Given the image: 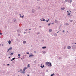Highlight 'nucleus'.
I'll return each instance as SVG.
<instances>
[{"label":"nucleus","mask_w":76,"mask_h":76,"mask_svg":"<svg viewBox=\"0 0 76 76\" xmlns=\"http://www.w3.org/2000/svg\"><path fill=\"white\" fill-rule=\"evenodd\" d=\"M46 64L48 66H51V63L48 62H46Z\"/></svg>","instance_id":"f257e3e1"},{"label":"nucleus","mask_w":76,"mask_h":76,"mask_svg":"<svg viewBox=\"0 0 76 76\" xmlns=\"http://www.w3.org/2000/svg\"><path fill=\"white\" fill-rule=\"evenodd\" d=\"M33 56H34V55L32 54V53L30 54L29 57H33Z\"/></svg>","instance_id":"f03ea898"},{"label":"nucleus","mask_w":76,"mask_h":76,"mask_svg":"<svg viewBox=\"0 0 76 76\" xmlns=\"http://www.w3.org/2000/svg\"><path fill=\"white\" fill-rule=\"evenodd\" d=\"M12 48H9L7 52H8L9 51H10V50H12Z\"/></svg>","instance_id":"7ed1b4c3"},{"label":"nucleus","mask_w":76,"mask_h":76,"mask_svg":"<svg viewBox=\"0 0 76 76\" xmlns=\"http://www.w3.org/2000/svg\"><path fill=\"white\" fill-rule=\"evenodd\" d=\"M61 10H64V9H65V8H61Z\"/></svg>","instance_id":"20e7f679"},{"label":"nucleus","mask_w":76,"mask_h":76,"mask_svg":"<svg viewBox=\"0 0 76 76\" xmlns=\"http://www.w3.org/2000/svg\"><path fill=\"white\" fill-rule=\"evenodd\" d=\"M68 49H70L71 48V47L70 46H68L67 47Z\"/></svg>","instance_id":"39448f33"},{"label":"nucleus","mask_w":76,"mask_h":76,"mask_svg":"<svg viewBox=\"0 0 76 76\" xmlns=\"http://www.w3.org/2000/svg\"><path fill=\"white\" fill-rule=\"evenodd\" d=\"M25 70H26L25 69H23V71L22 72V73H25Z\"/></svg>","instance_id":"423d86ee"},{"label":"nucleus","mask_w":76,"mask_h":76,"mask_svg":"<svg viewBox=\"0 0 76 76\" xmlns=\"http://www.w3.org/2000/svg\"><path fill=\"white\" fill-rule=\"evenodd\" d=\"M43 49H44L45 48H46V47H42Z\"/></svg>","instance_id":"0eeeda50"},{"label":"nucleus","mask_w":76,"mask_h":76,"mask_svg":"<svg viewBox=\"0 0 76 76\" xmlns=\"http://www.w3.org/2000/svg\"><path fill=\"white\" fill-rule=\"evenodd\" d=\"M41 21H45V19H43V20H42L41 19Z\"/></svg>","instance_id":"6e6552de"},{"label":"nucleus","mask_w":76,"mask_h":76,"mask_svg":"<svg viewBox=\"0 0 76 76\" xmlns=\"http://www.w3.org/2000/svg\"><path fill=\"white\" fill-rule=\"evenodd\" d=\"M23 44H25L26 43V41H23Z\"/></svg>","instance_id":"1a4fd4ad"},{"label":"nucleus","mask_w":76,"mask_h":76,"mask_svg":"<svg viewBox=\"0 0 76 76\" xmlns=\"http://www.w3.org/2000/svg\"><path fill=\"white\" fill-rule=\"evenodd\" d=\"M11 42H11V41H9V42H8V43H9V44H10V43H11Z\"/></svg>","instance_id":"9d476101"},{"label":"nucleus","mask_w":76,"mask_h":76,"mask_svg":"<svg viewBox=\"0 0 76 76\" xmlns=\"http://www.w3.org/2000/svg\"><path fill=\"white\" fill-rule=\"evenodd\" d=\"M27 66L28 67H30L29 64H28V66Z\"/></svg>","instance_id":"9b49d317"},{"label":"nucleus","mask_w":76,"mask_h":76,"mask_svg":"<svg viewBox=\"0 0 76 76\" xmlns=\"http://www.w3.org/2000/svg\"><path fill=\"white\" fill-rule=\"evenodd\" d=\"M72 0H69V2H70V3H71V2H72Z\"/></svg>","instance_id":"f8f14e48"},{"label":"nucleus","mask_w":76,"mask_h":76,"mask_svg":"<svg viewBox=\"0 0 76 76\" xmlns=\"http://www.w3.org/2000/svg\"><path fill=\"white\" fill-rule=\"evenodd\" d=\"M70 15V12H69L68 14V15Z\"/></svg>","instance_id":"ddd939ff"},{"label":"nucleus","mask_w":76,"mask_h":76,"mask_svg":"<svg viewBox=\"0 0 76 76\" xmlns=\"http://www.w3.org/2000/svg\"><path fill=\"white\" fill-rule=\"evenodd\" d=\"M11 56H12V55H13V53H11L10 54Z\"/></svg>","instance_id":"4468645a"},{"label":"nucleus","mask_w":76,"mask_h":76,"mask_svg":"<svg viewBox=\"0 0 76 76\" xmlns=\"http://www.w3.org/2000/svg\"><path fill=\"white\" fill-rule=\"evenodd\" d=\"M54 35H55V36L56 37V36H57V34H54Z\"/></svg>","instance_id":"2eb2a0df"},{"label":"nucleus","mask_w":76,"mask_h":76,"mask_svg":"<svg viewBox=\"0 0 76 76\" xmlns=\"http://www.w3.org/2000/svg\"><path fill=\"white\" fill-rule=\"evenodd\" d=\"M53 75H54V74H53L52 75H51V76H53Z\"/></svg>","instance_id":"dca6fc26"},{"label":"nucleus","mask_w":76,"mask_h":76,"mask_svg":"<svg viewBox=\"0 0 76 76\" xmlns=\"http://www.w3.org/2000/svg\"><path fill=\"white\" fill-rule=\"evenodd\" d=\"M20 17L21 18H23V15L22 16H21V15H20Z\"/></svg>","instance_id":"f3484780"},{"label":"nucleus","mask_w":76,"mask_h":76,"mask_svg":"<svg viewBox=\"0 0 76 76\" xmlns=\"http://www.w3.org/2000/svg\"><path fill=\"white\" fill-rule=\"evenodd\" d=\"M49 31V32H51L52 31V30L50 29Z\"/></svg>","instance_id":"a211bd4d"},{"label":"nucleus","mask_w":76,"mask_h":76,"mask_svg":"<svg viewBox=\"0 0 76 76\" xmlns=\"http://www.w3.org/2000/svg\"><path fill=\"white\" fill-rule=\"evenodd\" d=\"M66 25H67V26L69 25V23H66Z\"/></svg>","instance_id":"6ab92c4d"},{"label":"nucleus","mask_w":76,"mask_h":76,"mask_svg":"<svg viewBox=\"0 0 76 76\" xmlns=\"http://www.w3.org/2000/svg\"><path fill=\"white\" fill-rule=\"evenodd\" d=\"M18 56H20V54H18Z\"/></svg>","instance_id":"aec40b11"},{"label":"nucleus","mask_w":76,"mask_h":76,"mask_svg":"<svg viewBox=\"0 0 76 76\" xmlns=\"http://www.w3.org/2000/svg\"><path fill=\"white\" fill-rule=\"evenodd\" d=\"M15 58H12V60H15Z\"/></svg>","instance_id":"412c9836"},{"label":"nucleus","mask_w":76,"mask_h":76,"mask_svg":"<svg viewBox=\"0 0 76 76\" xmlns=\"http://www.w3.org/2000/svg\"><path fill=\"white\" fill-rule=\"evenodd\" d=\"M70 22H72L73 21V20H70Z\"/></svg>","instance_id":"4be33fe9"},{"label":"nucleus","mask_w":76,"mask_h":76,"mask_svg":"<svg viewBox=\"0 0 76 76\" xmlns=\"http://www.w3.org/2000/svg\"><path fill=\"white\" fill-rule=\"evenodd\" d=\"M27 69V68H26V67H25V68L24 69Z\"/></svg>","instance_id":"5701e85b"},{"label":"nucleus","mask_w":76,"mask_h":76,"mask_svg":"<svg viewBox=\"0 0 76 76\" xmlns=\"http://www.w3.org/2000/svg\"><path fill=\"white\" fill-rule=\"evenodd\" d=\"M55 21H56V22H56V23L57 22V20H55Z\"/></svg>","instance_id":"b1692460"},{"label":"nucleus","mask_w":76,"mask_h":76,"mask_svg":"<svg viewBox=\"0 0 76 76\" xmlns=\"http://www.w3.org/2000/svg\"><path fill=\"white\" fill-rule=\"evenodd\" d=\"M27 54H29V53L28 52L27 53Z\"/></svg>","instance_id":"393cba45"},{"label":"nucleus","mask_w":76,"mask_h":76,"mask_svg":"<svg viewBox=\"0 0 76 76\" xmlns=\"http://www.w3.org/2000/svg\"><path fill=\"white\" fill-rule=\"evenodd\" d=\"M40 67H41L42 68H43V66H41Z\"/></svg>","instance_id":"a878e982"},{"label":"nucleus","mask_w":76,"mask_h":76,"mask_svg":"<svg viewBox=\"0 0 76 76\" xmlns=\"http://www.w3.org/2000/svg\"><path fill=\"white\" fill-rule=\"evenodd\" d=\"M64 49H65L66 48V47L65 46L64 48Z\"/></svg>","instance_id":"bb28decb"},{"label":"nucleus","mask_w":76,"mask_h":76,"mask_svg":"<svg viewBox=\"0 0 76 76\" xmlns=\"http://www.w3.org/2000/svg\"><path fill=\"white\" fill-rule=\"evenodd\" d=\"M43 53H44V54L45 53V52L44 51V52H43Z\"/></svg>","instance_id":"cd10ccee"},{"label":"nucleus","mask_w":76,"mask_h":76,"mask_svg":"<svg viewBox=\"0 0 76 76\" xmlns=\"http://www.w3.org/2000/svg\"><path fill=\"white\" fill-rule=\"evenodd\" d=\"M65 1L66 2L67 1V0H65Z\"/></svg>","instance_id":"c85d7f7f"},{"label":"nucleus","mask_w":76,"mask_h":76,"mask_svg":"<svg viewBox=\"0 0 76 76\" xmlns=\"http://www.w3.org/2000/svg\"><path fill=\"white\" fill-rule=\"evenodd\" d=\"M0 35H2V34L0 33Z\"/></svg>","instance_id":"c756f323"},{"label":"nucleus","mask_w":76,"mask_h":76,"mask_svg":"<svg viewBox=\"0 0 76 76\" xmlns=\"http://www.w3.org/2000/svg\"><path fill=\"white\" fill-rule=\"evenodd\" d=\"M64 32V30H63V32Z\"/></svg>","instance_id":"7c9ffc66"},{"label":"nucleus","mask_w":76,"mask_h":76,"mask_svg":"<svg viewBox=\"0 0 76 76\" xmlns=\"http://www.w3.org/2000/svg\"><path fill=\"white\" fill-rule=\"evenodd\" d=\"M48 20H46V22H48Z\"/></svg>","instance_id":"2f4dec72"},{"label":"nucleus","mask_w":76,"mask_h":76,"mask_svg":"<svg viewBox=\"0 0 76 76\" xmlns=\"http://www.w3.org/2000/svg\"><path fill=\"white\" fill-rule=\"evenodd\" d=\"M50 24H49L48 26H50Z\"/></svg>","instance_id":"473e14b6"},{"label":"nucleus","mask_w":76,"mask_h":76,"mask_svg":"<svg viewBox=\"0 0 76 76\" xmlns=\"http://www.w3.org/2000/svg\"><path fill=\"white\" fill-rule=\"evenodd\" d=\"M32 11H33V12H34L35 11L34 10H33Z\"/></svg>","instance_id":"72a5a7b5"},{"label":"nucleus","mask_w":76,"mask_h":76,"mask_svg":"<svg viewBox=\"0 0 76 76\" xmlns=\"http://www.w3.org/2000/svg\"><path fill=\"white\" fill-rule=\"evenodd\" d=\"M11 61H13V60H12V59H11Z\"/></svg>","instance_id":"f704fd0d"},{"label":"nucleus","mask_w":76,"mask_h":76,"mask_svg":"<svg viewBox=\"0 0 76 76\" xmlns=\"http://www.w3.org/2000/svg\"><path fill=\"white\" fill-rule=\"evenodd\" d=\"M7 65H8V66H9L10 65H9V64H7Z\"/></svg>","instance_id":"c9c22d12"},{"label":"nucleus","mask_w":76,"mask_h":76,"mask_svg":"<svg viewBox=\"0 0 76 76\" xmlns=\"http://www.w3.org/2000/svg\"><path fill=\"white\" fill-rule=\"evenodd\" d=\"M18 58H20V56L18 57Z\"/></svg>","instance_id":"e433bc0d"},{"label":"nucleus","mask_w":76,"mask_h":76,"mask_svg":"<svg viewBox=\"0 0 76 76\" xmlns=\"http://www.w3.org/2000/svg\"><path fill=\"white\" fill-rule=\"evenodd\" d=\"M67 12H69V11H67Z\"/></svg>","instance_id":"4c0bfd02"},{"label":"nucleus","mask_w":76,"mask_h":76,"mask_svg":"<svg viewBox=\"0 0 76 76\" xmlns=\"http://www.w3.org/2000/svg\"><path fill=\"white\" fill-rule=\"evenodd\" d=\"M21 60H23V58H21Z\"/></svg>","instance_id":"58836bf2"},{"label":"nucleus","mask_w":76,"mask_h":76,"mask_svg":"<svg viewBox=\"0 0 76 76\" xmlns=\"http://www.w3.org/2000/svg\"><path fill=\"white\" fill-rule=\"evenodd\" d=\"M39 34V33H38V34Z\"/></svg>","instance_id":"ea45409f"},{"label":"nucleus","mask_w":76,"mask_h":76,"mask_svg":"<svg viewBox=\"0 0 76 76\" xmlns=\"http://www.w3.org/2000/svg\"><path fill=\"white\" fill-rule=\"evenodd\" d=\"M48 20H49V19H48Z\"/></svg>","instance_id":"a19ab883"},{"label":"nucleus","mask_w":76,"mask_h":76,"mask_svg":"<svg viewBox=\"0 0 76 76\" xmlns=\"http://www.w3.org/2000/svg\"><path fill=\"white\" fill-rule=\"evenodd\" d=\"M43 67H44V65H43Z\"/></svg>","instance_id":"79ce46f5"},{"label":"nucleus","mask_w":76,"mask_h":76,"mask_svg":"<svg viewBox=\"0 0 76 76\" xmlns=\"http://www.w3.org/2000/svg\"><path fill=\"white\" fill-rule=\"evenodd\" d=\"M57 33H58V32H57Z\"/></svg>","instance_id":"37998d69"},{"label":"nucleus","mask_w":76,"mask_h":76,"mask_svg":"<svg viewBox=\"0 0 76 76\" xmlns=\"http://www.w3.org/2000/svg\"><path fill=\"white\" fill-rule=\"evenodd\" d=\"M26 33L25 32H24V34H26Z\"/></svg>","instance_id":"c03bdc74"},{"label":"nucleus","mask_w":76,"mask_h":76,"mask_svg":"<svg viewBox=\"0 0 76 76\" xmlns=\"http://www.w3.org/2000/svg\"><path fill=\"white\" fill-rule=\"evenodd\" d=\"M20 71H22V69H20Z\"/></svg>","instance_id":"a18cd8bd"},{"label":"nucleus","mask_w":76,"mask_h":76,"mask_svg":"<svg viewBox=\"0 0 76 76\" xmlns=\"http://www.w3.org/2000/svg\"><path fill=\"white\" fill-rule=\"evenodd\" d=\"M29 30H31V29H29Z\"/></svg>","instance_id":"49530a36"},{"label":"nucleus","mask_w":76,"mask_h":76,"mask_svg":"<svg viewBox=\"0 0 76 76\" xmlns=\"http://www.w3.org/2000/svg\"><path fill=\"white\" fill-rule=\"evenodd\" d=\"M9 58H10V57H9Z\"/></svg>","instance_id":"de8ad7c7"},{"label":"nucleus","mask_w":76,"mask_h":76,"mask_svg":"<svg viewBox=\"0 0 76 76\" xmlns=\"http://www.w3.org/2000/svg\"><path fill=\"white\" fill-rule=\"evenodd\" d=\"M75 44H76V43H75Z\"/></svg>","instance_id":"09e8293b"},{"label":"nucleus","mask_w":76,"mask_h":76,"mask_svg":"<svg viewBox=\"0 0 76 76\" xmlns=\"http://www.w3.org/2000/svg\"><path fill=\"white\" fill-rule=\"evenodd\" d=\"M18 76H19V75H18Z\"/></svg>","instance_id":"8fccbe9b"}]
</instances>
